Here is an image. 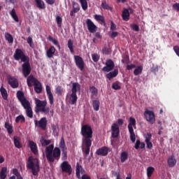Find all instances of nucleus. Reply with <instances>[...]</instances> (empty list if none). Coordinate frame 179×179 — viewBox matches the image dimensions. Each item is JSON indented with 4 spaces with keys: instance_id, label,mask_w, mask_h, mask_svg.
<instances>
[{
    "instance_id": "nucleus-1",
    "label": "nucleus",
    "mask_w": 179,
    "mask_h": 179,
    "mask_svg": "<svg viewBox=\"0 0 179 179\" xmlns=\"http://www.w3.org/2000/svg\"><path fill=\"white\" fill-rule=\"evenodd\" d=\"M45 153L48 163H54V162H58L61 159V149L58 147L54 148V144L47 146Z\"/></svg>"
},
{
    "instance_id": "nucleus-2",
    "label": "nucleus",
    "mask_w": 179,
    "mask_h": 179,
    "mask_svg": "<svg viewBox=\"0 0 179 179\" xmlns=\"http://www.w3.org/2000/svg\"><path fill=\"white\" fill-rule=\"evenodd\" d=\"M80 134L83 136V142H92L93 139V129L89 124H83Z\"/></svg>"
},
{
    "instance_id": "nucleus-3",
    "label": "nucleus",
    "mask_w": 179,
    "mask_h": 179,
    "mask_svg": "<svg viewBox=\"0 0 179 179\" xmlns=\"http://www.w3.org/2000/svg\"><path fill=\"white\" fill-rule=\"evenodd\" d=\"M35 100V113L38 114V113H43L45 115L50 113V107H47V101H41L37 98Z\"/></svg>"
},
{
    "instance_id": "nucleus-4",
    "label": "nucleus",
    "mask_w": 179,
    "mask_h": 179,
    "mask_svg": "<svg viewBox=\"0 0 179 179\" xmlns=\"http://www.w3.org/2000/svg\"><path fill=\"white\" fill-rule=\"evenodd\" d=\"M27 168L29 169V170H31L33 176H38V173L40 172L38 159L33 158V157H29L27 164Z\"/></svg>"
},
{
    "instance_id": "nucleus-5",
    "label": "nucleus",
    "mask_w": 179,
    "mask_h": 179,
    "mask_svg": "<svg viewBox=\"0 0 179 179\" xmlns=\"http://www.w3.org/2000/svg\"><path fill=\"white\" fill-rule=\"evenodd\" d=\"M13 57L15 61L21 60V62H26V61L30 59L29 56H26V55H24V52L21 49H16Z\"/></svg>"
},
{
    "instance_id": "nucleus-6",
    "label": "nucleus",
    "mask_w": 179,
    "mask_h": 179,
    "mask_svg": "<svg viewBox=\"0 0 179 179\" xmlns=\"http://www.w3.org/2000/svg\"><path fill=\"white\" fill-rule=\"evenodd\" d=\"M144 117L146 121L153 125L156 122V116L155 115V112L149 110H145L144 112Z\"/></svg>"
},
{
    "instance_id": "nucleus-7",
    "label": "nucleus",
    "mask_w": 179,
    "mask_h": 179,
    "mask_svg": "<svg viewBox=\"0 0 179 179\" xmlns=\"http://www.w3.org/2000/svg\"><path fill=\"white\" fill-rule=\"evenodd\" d=\"M22 74L24 78H27L31 73V66H30V59L24 62L22 64Z\"/></svg>"
},
{
    "instance_id": "nucleus-8",
    "label": "nucleus",
    "mask_w": 179,
    "mask_h": 179,
    "mask_svg": "<svg viewBox=\"0 0 179 179\" xmlns=\"http://www.w3.org/2000/svg\"><path fill=\"white\" fill-rule=\"evenodd\" d=\"M34 124L36 127H37L38 125V127L41 129H43V131H45V129H47V124H48L47 117H43L41 118L39 121L34 120Z\"/></svg>"
},
{
    "instance_id": "nucleus-9",
    "label": "nucleus",
    "mask_w": 179,
    "mask_h": 179,
    "mask_svg": "<svg viewBox=\"0 0 179 179\" xmlns=\"http://www.w3.org/2000/svg\"><path fill=\"white\" fill-rule=\"evenodd\" d=\"M74 61L77 68H78L80 71H83L85 69V61H83V59L80 56L75 55Z\"/></svg>"
},
{
    "instance_id": "nucleus-10",
    "label": "nucleus",
    "mask_w": 179,
    "mask_h": 179,
    "mask_svg": "<svg viewBox=\"0 0 179 179\" xmlns=\"http://www.w3.org/2000/svg\"><path fill=\"white\" fill-rule=\"evenodd\" d=\"M60 167L63 173H67V174L69 175L72 174V166H71V164H69V163H68V162L64 161L61 164Z\"/></svg>"
},
{
    "instance_id": "nucleus-11",
    "label": "nucleus",
    "mask_w": 179,
    "mask_h": 179,
    "mask_svg": "<svg viewBox=\"0 0 179 179\" xmlns=\"http://www.w3.org/2000/svg\"><path fill=\"white\" fill-rule=\"evenodd\" d=\"M8 85H10V87L13 89H17V87H19V80H17V78L12 76H8Z\"/></svg>"
},
{
    "instance_id": "nucleus-12",
    "label": "nucleus",
    "mask_w": 179,
    "mask_h": 179,
    "mask_svg": "<svg viewBox=\"0 0 179 179\" xmlns=\"http://www.w3.org/2000/svg\"><path fill=\"white\" fill-rule=\"evenodd\" d=\"M86 24L90 33H96L97 31V26L90 19H87Z\"/></svg>"
},
{
    "instance_id": "nucleus-13",
    "label": "nucleus",
    "mask_w": 179,
    "mask_h": 179,
    "mask_svg": "<svg viewBox=\"0 0 179 179\" xmlns=\"http://www.w3.org/2000/svg\"><path fill=\"white\" fill-rule=\"evenodd\" d=\"M114 66H115L114 62L111 59H108L106 61V66L103 67L102 71L103 72H111V71L114 69Z\"/></svg>"
},
{
    "instance_id": "nucleus-14",
    "label": "nucleus",
    "mask_w": 179,
    "mask_h": 179,
    "mask_svg": "<svg viewBox=\"0 0 179 179\" xmlns=\"http://www.w3.org/2000/svg\"><path fill=\"white\" fill-rule=\"evenodd\" d=\"M111 135L112 138L120 136V127L117 123H113L111 126Z\"/></svg>"
},
{
    "instance_id": "nucleus-15",
    "label": "nucleus",
    "mask_w": 179,
    "mask_h": 179,
    "mask_svg": "<svg viewBox=\"0 0 179 179\" xmlns=\"http://www.w3.org/2000/svg\"><path fill=\"white\" fill-rule=\"evenodd\" d=\"M45 89L49 103L52 106V104H54V95H52V92H51V87H50V85H46Z\"/></svg>"
},
{
    "instance_id": "nucleus-16",
    "label": "nucleus",
    "mask_w": 179,
    "mask_h": 179,
    "mask_svg": "<svg viewBox=\"0 0 179 179\" xmlns=\"http://www.w3.org/2000/svg\"><path fill=\"white\" fill-rule=\"evenodd\" d=\"M38 82L37 78H34V75H30L27 79V83L29 87H31V86L35 85Z\"/></svg>"
},
{
    "instance_id": "nucleus-17",
    "label": "nucleus",
    "mask_w": 179,
    "mask_h": 179,
    "mask_svg": "<svg viewBox=\"0 0 179 179\" xmlns=\"http://www.w3.org/2000/svg\"><path fill=\"white\" fill-rule=\"evenodd\" d=\"M96 154L98 156H107L108 155V148L107 147H102L99 148L96 151Z\"/></svg>"
},
{
    "instance_id": "nucleus-18",
    "label": "nucleus",
    "mask_w": 179,
    "mask_h": 179,
    "mask_svg": "<svg viewBox=\"0 0 179 179\" xmlns=\"http://www.w3.org/2000/svg\"><path fill=\"white\" fill-rule=\"evenodd\" d=\"M29 146L31 149V152L34 155H38V150L37 149V144L33 141H29Z\"/></svg>"
},
{
    "instance_id": "nucleus-19",
    "label": "nucleus",
    "mask_w": 179,
    "mask_h": 179,
    "mask_svg": "<svg viewBox=\"0 0 179 179\" xmlns=\"http://www.w3.org/2000/svg\"><path fill=\"white\" fill-rule=\"evenodd\" d=\"M55 51H57V49H55V47L50 46V48L46 51V57L47 58H54V55H55Z\"/></svg>"
},
{
    "instance_id": "nucleus-20",
    "label": "nucleus",
    "mask_w": 179,
    "mask_h": 179,
    "mask_svg": "<svg viewBox=\"0 0 179 179\" xmlns=\"http://www.w3.org/2000/svg\"><path fill=\"white\" fill-rule=\"evenodd\" d=\"M83 145H84V152L85 154L87 156L90 153V148L92 147V141H83Z\"/></svg>"
},
{
    "instance_id": "nucleus-21",
    "label": "nucleus",
    "mask_w": 179,
    "mask_h": 179,
    "mask_svg": "<svg viewBox=\"0 0 179 179\" xmlns=\"http://www.w3.org/2000/svg\"><path fill=\"white\" fill-rule=\"evenodd\" d=\"M129 10H128L127 8H123V10L122 12V20H124V22H128V20H129Z\"/></svg>"
},
{
    "instance_id": "nucleus-22",
    "label": "nucleus",
    "mask_w": 179,
    "mask_h": 179,
    "mask_svg": "<svg viewBox=\"0 0 179 179\" xmlns=\"http://www.w3.org/2000/svg\"><path fill=\"white\" fill-rule=\"evenodd\" d=\"M136 127V120L135 118L130 117L129 119V124L127 128L129 130H132Z\"/></svg>"
},
{
    "instance_id": "nucleus-23",
    "label": "nucleus",
    "mask_w": 179,
    "mask_h": 179,
    "mask_svg": "<svg viewBox=\"0 0 179 179\" xmlns=\"http://www.w3.org/2000/svg\"><path fill=\"white\" fill-rule=\"evenodd\" d=\"M34 89L36 93L38 94H40L41 92H43V85H41V83L40 81H38L34 85Z\"/></svg>"
},
{
    "instance_id": "nucleus-24",
    "label": "nucleus",
    "mask_w": 179,
    "mask_h": 179,
    "mask_svg": "<svg viewBox=\"0 0 179 179\" xmlns=\"http://www.w3.org/2000/svg\"><path fill=\"white\" fill-rule=\"evenodd\" d=\"M118 75V69H115L113 71H110L106 75V78L108 79V80H111V79L117 77Z\"/></svg>"
},
{
    "instance_id": "nucleus-25",
    "label": "nucleus",
    "mask_w": 179,
    "mask_h": 179,
    "mask_svg": "<svg viewBox=\"0 0 179 179\" xmlns=\"http://www.w3.org/2000/svg\"><path fill=\"white\" fill-rule=\"evenodd\" d=\"M77 92H80V84H79V83H73L71 87V93L76 94Z\"/></svg>"
},
{
    "instance_id": "nucleus-26",
    "label": "nucleus",
    "mask_w": 179,
    "mask_h": 179,
    "mask_svg": "<svg viewBox=\"0 0 179 179\" xmlns=\"http://www.w3.org/2000/svg\"><path fill=\"white\" fill-rule=\"evenodd\" d=\"M90 92L92 94L91 98L94 99V97H97V95L99 94V90L96 88L94 86H90Z\"/></svg>"
},
{
    "instance_id": "nucleus-27",
    "label": "nucleus",
    "mask_w": 179,
    "mask_h": 179,
    "mask_svg": "<svg viewBox=\"0 0 179 179\" xmlns=\"http://www.w3.org/2000/svg\"><path fill=\"white\" fill-rule=\"evenodd\" d=\"M94 18L95 20H96V22H100L101 24L106 26V20L103 15L96 14L94 15Z\"/></svg>"
},
{
    "instance_id": "nucleus-28",
    "label": "nucleus",
    "mask_w": 179,
    "mask_h": 179,
    "mask_svg": "<svg viewBox=\"0 0 179 179\" xmlns=\"http://www.w3.org/2000/svg\"><path fill=\"white\" fill-rule=\"evenodd\" d=\"M77 101H78V95L76 94L71 92L69 97V103L71 105H74L76 103Z\"/></svg>"
},
{
    "instance_id": "nucleus-29",
    "label": "nucleus",
    "mask_w": 179,
    "mask_h": 179,
    "mask_svg": "<svg viewBox=\"0 0 179 179\" xmlns=\"http://www.w3.org/2000/svg\"><path fill=\"white\" fill-rule=\"evenodd\" d=\"M0 92L3 100H8V91L3 87V86L1 87Z\"/></svg>"
},
{
    "instance_id": "nucleus-30",
    "label": "nucleus",
    "mask_w": 179,
    "mask_h": 179,
    "mask_svg": "<svg viewBox=\"0 0 179 179\" xmlns=\"http://www.w3.org/2000/svg\"><path fill=\"white\" fill-rule=\"evenodd\" d=\"M8 176V168L3 167L0 172V178L6 179Z\"/></svg>"
},
{
    "instance_id": "nucleus-31",
    "label": "nucleus",
    "mask_w": 179,
    "mask_h": 179,
    "mask_svg": "<svg viewBox=\"0 0 179 179\" xmlns=\"http://www.w3.org/2000/svg\"><path fill=\"white\" fill-rule=\"evenodd\" d=\"M10 15L13 20H15V22L19 23V17H17V15H16V10H15V8H13L12 10L10 11Z\"/></svg>"
},
{
    "instance_id": "nucleus-32",
    "label": "nucleus",
    "mask_w": 179,
    "mask_h": 179,
    "mask_svg": "<svg viewBox=\"0 0 179 179\" xmlns=\"http://www.w3.org/2000/svg\"><path fill=\"white\" fill-rule=\"evenodd\" d=\"M14 145L17 149H21L23 146L20 143V138L17 136H14Z\"/></svg>"
},
{
    "instance_id": "nucleus-33",
    "label": "nucleus",
    "mask_w": 179,
    "mask_h": 179,
    "mask_svg": "<svg viewBox=\"0 0 179 179\" xmlns=\"http://www.w3.org/2000/svg\"><path fill=\"white\" fill-rule=\"evenodd\" d=\"M35 2L38 9H45V3L43 0H35Z\"/></svg>"
},
{
    "instance_id": "nucleus-34",
    "label": "nucleus",
    "mask_w": 179,
    "mask_h": 179,
    "mask_svg": "<svg viewBox=\"0 0 179 179\" xmlns=\"http://www.w3.org/2000/svg\"><path fill=\"white\" fill-rule=\"evenodd\" d=\"M92 107L94 111H99L100 110V101L99 100L92 101Z\"/></svg>"
},
{
    "instance_id": "nucleus-35",
    "label": "nucleus",
    "mask_w": 179,
    "mask_h": 179,
    "mask_svg": "<svg viewBox=\"0 0 179 179\" xmlns=\"http://www.w3.org/2000/svg\"><path fill=\"white\" fill-rule=\"evenodd\" d=\"M20 103L22 107L24 108V110L31 107L30 105V102L26 98L25 99H22V101H20Z\"/></svg>"
},
{
    "instance_id": "nucleus-36",
    "label": "nucleus",
    "mask_w": 179,
    "mask_h": 179,
    "mask_svg": "<svg viewBox=\"0 0 179 179\" xmlns=\"http://www.w3.org/2000/svg\"><path fill=\"white\" fill-rule=\"evenodd\" d=\"M145 146H146V145L145 144V143H141V141L137 140L136 142V144L134 145L135 149L138 150V149H145Z\"/></svg>"
},
{
    "instance_id": "nucleus-37",
    "label": "nucleus",
    "mask_w": 179,
    "mask_h": 179,
    "mask_svg": "<svg viewBox=\"0 0 179 179\" xmlns=\"http://www.w3.org/2000/svg\"><path fill=\"white\" fill-rule=\"evenodd\" d=\"M101 7L105 10H110V12H113V8H111L108 3H107V1L106 0H103L101 3Z\"/></svg>"
},
{
    "instance_id": "nucleus-38",
    "label": "nucleus",
    "mask_w": 179,
    "mask_h": 179,
    "mask_svg": "<svg viewBox=\"0 0 179 179\" xmlns=\"http://www.w3.org/2000/svg\"><path fill=\"white\" fill-rule=\"evenodd\" d=\"M167 163L169 167H174L177 163V161L173 157H171L168 159Z\"/></svg>"
},
{
    "instance_id": "nucleus-39",
    "label": "nucleus",
    "mask_w": 179,
    "mask_h": 179,
    "mask_svg": "<svg viewBox=\"0 0 179 179\" xmlns=\"http://www.w3.org/2000/svg\"><path fill=\"white\" fill-rule=\"evenodd\" d=\"M128 160V152L124 151L120 155V162L121 163H125Z\"/></svg>"
},
{
    "instance_id": "nucleus-40",
    "label": "nucleus",
    "mask_w": 179,
    "mask_h": 179,
    "mask_svg": "<svg viewBox=\"0 0 179 179\" xmlns=\"http://www.w3.org/2000/svg\"><path fill=\"white\" fill-rule=\"evenodd\" d=\"M5 128L9 135H12V134H13V126H12V124H9V123L6 122Z\"/></svg>"
},
{
    "instance_id": "nucleus-41",
    "label": "nucleus",
    "mask_w": 179,
    "mask_h": 179,
    "mask_svg": "<svg viewBox=\"0 0 179 179\" xmlns=\"http://www.w3.org/2000/svg\"><path fill=\"white\" fill-rule=\"evenodd\" d=\"M15 122L16 124H18V122H21V124H24L26 122V118L23 115H20L15 118Z\"/></svg>"
},
{
    "instance_id": "nucleus-42",
    "label": "nucleus",
    "mask_w": 179,
    "mask_h": 179,
    "mask_svg": "<svg viewBox=\"0 0 179 179\" xmlns=\"http://www.w3.org/2000/svg\"><path fill=\"white\" fill-rule=\"evenodd\" d=\"M67 47L70 50L71 54H73V52H75V50H73V41H72V39H69L67 43Z\"/></svg>"
},
{
    "instance_id": "nucleus-43",
    "label": "nucleus",
    "mask_w": 179,
    "mask_h": 179,
    "mask_svg": "<svg viewBox=\"0 0 179 179\" xmlns=\"http://www.w3.org/2000/svg\"><path fill=\"white\" fill-rule=\"evenodd\" d=\"M48 39L49 40V41H51V43H52L55 45L57 46V48H59V50H61V45H59V43H58V41L52 38V36H49Z\"/></svg>"
},
{
    "instance_id": "nucleus-44",
    "label": "nucleus",
    "mask_w": 179,
    "mask_h": 179,
    "mask_svg": "<svg viewBox=\"0 0 179 179\" xmlns=\"http://www.w3.org/2000/svg\"><path fill=\"white\" fill-rule=\"evenodd\" d=\"M17 99L19 100V101H22V100L25 99L26 97H24V93L22 91H17Z\"/></svg>"
},
{
    "instance_id": "nucleus-45",
    "label": "nucleus",
    "mask_w": 179,
    "mask_h": 179,
    "mask_svg": "<svg viewBox=\"0 0 179 179\" xmlns=\"http://www.w3.org/2000/svg\"><path fill=\"white\" fill-rule=\"evenodd\" d=\"M143 71V66H138L134 71V73L135 76H138V75H141L142 73V71Z\"/></svg>"
},
{
    "instance_id": "nucleus-46",
    "label": "nucleus",
    "mask_w": 179,
    "mask_h": 179,
    "mask_svg": "<svg viewBox=\"0 0 179 179\" xmlns=\"http://www.w3.org/2000/svg\"><path fill=\"white\" fill-rule=\"evenodd\" d=\"M153 173H155V169L153 168V166H150L147 168V177H148V178H150V177H152V174H153Z\"/></svg>"
},
{
    "instance_id": "nucleus-47",
    "label": "nucleus",
    "mask_w": 179,
    "mask_h": 179,
    "mask_svg": "<svg viewBox=\"0 0 179 179\" xmlns=\"http://www.w3.org/2000/svg\"><path fill=\"white\" fill-rule=\"evenodd\" d=\"M5 38H6V40L10 43H13V36H12V35L8 32H6L5 34Z\"/></svg>"
},
{
    "instance_id": "nucleus-48",
    "label": "nucleus",
    "mask_w": 179,
    "mask_h": 179,
    "mask_svg": "<svg viewBox=\"0 0 179 179\" xmlns=\"http://www.w3.org/2000/svg\"><path fill=\"white\" fill-rule=\"evenodd\" d=\"M129 132L130 134V140L133 143H135V141H136V137L135 136V132L134 131V129L129 130Z\"/></svg>"
},
{
    "instance_id": "nucleus-49",
    "label": "nucleus",
    "mask_w": 179,
    "mask_h": 179,
    "mask_svg": "<svg viewBox=\"0 0 179 179\" xmlns=\"http://www.w3.org/2000/svg\"><path fill=\"white\" fill-rule=\"evenodd\" d=\"M73 10L74 13H78L80 10V6L77 3L73 2Z\"/></svg>"
},
{
    "instance_id": "nucleus-50",
    "label": "nucleus",
    "mask_w": 179,
    "mask_h": 179,
    "mask_svg": "<svg viewBox=\"0 0 179 179\" xmlns=\"http://www.w3.org/2000/svg\"><path fill=\"white\" fill-rule=\"evenodd\" d=\"M80 170H82V166L79 165V163L76 164V177L80 178Z\"/></svg>"
},
{
    "instance_id": "nucleus-51",
    "label": "nucleus",
    "mask_w": 179,
    "mask_h": 179,
    "mask_svg": "<svg viewBox=\"0 0 179 179\" xmlns=\"http://www.w3.org/2000/svg\"><path fill=\"white\" fill-rule=\"evenodd\" d=\"M59 148L62 149V150H66V145L65 144V140H64V138H61Z\"/></svg>"
},
{
    "instance_id": "nucleus-52",
    "label": "nucleus",
    "mask_w": 179,
    "mask_h": 179,
    "mask_svg": "<svg viewBox=\"0 0 179 179\" xmlns=\"http://www.w3.org/2000/svg\"><path fill=\"white\" fill-rule=\"evenodd\" d=\"M25 110H26L27 116L29 117V118H33V110L31 109V106L29 108H27Z\"/></svg>"
},
{
    "instance_id": "nucleus-53",
    "label": "nucleus",
    "mask_w": 179,
    "mask_h": 179,
    "mask_svg": "<svg viewBox=\"0 0 179 179\" xmlns=\"http://www.w3.org/2000/svg\"><path fill=\"white\" fill-rule=\"evenodd\" d=\"M112 89L114 90H120L121 89V86H120V82L116 81L112 84Z\"/></svg>"
},
{
    "instance_id": "nucleus-54",
    "label": "nucleus",
    "mask_w": 179,
    "mask_h": 179,
    "mask_svg": "<svg viewBox=\"0 0 179 179\" xmlns=\"http://www.w3.org/2000/svg\"><path fill=\"white\" fill-rule=\"evenodd\" d=\"M27 43L29 44V47H31V48H34L35 45H34V42H33V38H31V36H29L27 40Z\"/></svg>"
},
{
    "instance_id": "nucleus-55",
    "label": "nucleus",
    "mask_w": 179,
    "mask_h": 179,
    "mask_svg": "<svg viewBox=\"0 0 179 179\" xmlns=\"http://www.w3.org/2000/svg\"><path fill=\"white\" fill-rule=\"evenodd\" d=\"M62 93H64V88L61 86H57L56 88V94L62 96Z\"/></svg>"
},
{
    "instance_id": "nucleus-56",
    "label": "nucleus",
    "mask_w": 179,
    "mask_h": 179,
    "mask_svg": "<svg viewBox=\"0 0 179 179\" xmlns=\"http://www.w3.org/2000/svg\"><path fill=\"white\" fill-rule=\"evenodd\" d=\"M40 142H41L42 146H48V145H50V143H51L50 140H45L44 138H42L40 141Z\"/></svg>"
},
{
    "instance_id": "nucleus-57",
    "label": "nucleus",
    "mask_w": 179,
    "mask_h": 179,
    "mask_svg": "<svg viewBox=\"0 0 179 179\" xmlns=\"http://www.w3.org/2000/svg\"><path fill=\"white\" fill-rule=\"evenodd\" d=\"M83 10L87 9V1L86 0H79Z\"/></svg>"
},
{
    "instance_id": "nucleus-58",
    "label": "nucleus",
    "mask_w": 179,
    "mask_h": 179,
    "mask_svg": "<svg viewBox=\"0 0 179 179\" xmlns=\"http://www.w3.org/2000/svg\"><path fill=\"white\" fill-rule=\"evenodd\" d=\"M92 58L94 62H99V60L100 59V56L97 55L96 53L92 55Z\"/></svg>"
},
{
    "instance_id": "nucleus-59",
    "label": "nucleus",
    "mask_w": 179,
    "mask_h": 179,
    "mask_svg": "<svg viewBox=\"0 0 179 179\" xmlns=\"http://www.w3.org/2000/svg\"><path fill=\"white\" fill-rule=\"evenodd\" d=\"M102 52H103V54H105V55H109V54L111 53V49H110L107 47H104L102 49Z\"/></svg>"
},
{
    "instance_id": "nucleus-60",
    "label": "nucleus",
    "mask_w": 179,
    "mask_h": 179,
    "mask_svg": "<svg viewBox=\"0 0 179 179\" xmlns=\"http://www.w3.org/2000/svg\"><path fill=\"white\" fill-rule=\"evenodd\" d=\"M62 160H66L68 159V152L66 150H62Z\"/></svg>"
},
{
    "instance_id": "nucleus-61",
    "label": "nucleus",
    "mask_w": 179,
    "mask_h": 179,
    "mask_svg": "<svg viewBox=\"0 0 179 179\" xmlns=\"http://www.w3.org/2000/svg\"><path fill=\"white\" fill-rule=\"evenodd\" d=\"M56 22L59 27H61V26H62V17L57 15L56 17Z\"/></svg>"
},
{
    "instance_id": "nucleus-62",
    "label": "nucleus",
    "mask_w": 179,
    "mask_h": 179,
    "mask_svg": "<svg viewBox=\"0 0 179 179\" xmlns=\"http://www.w3.org/2000/svg\"><path fill=\"white\" fill-rule=\"evenodd\" d=\"M130 27L131 30H134V31H139V26L136 24H130Z\"/></svg>"
},
{
    "instance_id": "nucleus-63",
    "label": "nucleus",
    "mask_w": 179,
    "mask_h": 179,
    "mask_svg": "<svg viewBox=\"0 0 179 179\" xmlns=\"http://www.w3.org/2000/svg\"><path fill=\"white\" fill-rule=\"evenodd\" d=\"M145 138V143L150 142V141H152V134L148 133Z\"/></svg>"
},
{
    "instance_id": "nucleus-64",
    "label": "nucleus",
    "mask_w": 179,
    "mask_h": 179,
    "mask_svg": "<svg viewBox=\"0 0 179 179\" xmlns=\"http://www.w3.org/2000/svg\"><path fill=\"white\" fill-rule=\"evenodd\" d=\"M173 9L174 10H177V12H179V3H174L173 5Z\"/></svg>"
}]
</instances>
